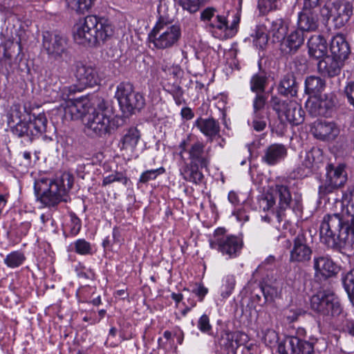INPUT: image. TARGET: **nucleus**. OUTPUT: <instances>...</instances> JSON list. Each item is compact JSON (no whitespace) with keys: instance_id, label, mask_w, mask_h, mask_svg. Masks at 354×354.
<instances>
[{"instance_id":"1","label":"nucleus","mask_w":354,"mask_h":354,"mask_svg":"<svg viewBox=\"0 0 354 354\" xmlns=\"http://www.w3.org/2000/svg\"><path fill=\"white\" fill-rule=\"evenodd\" d=\"M346 210L351 219H345L340 214H328L320 225V238L326 244L336 240L345 244H354V188L350 192Z\"/></svg>"},{"instance_id":"2","label":"nucleus","mask_w":354,"mask_h":354,"mask_svg":"<svg viewBox=\"0 0 354 354\" xmlns=\"http://www.w3.org/2000/svg\"><path fill=\"white\" fill-rule=\"evenodd\" d=\"M73 183L74 178L69 173H64L53 180L41 178L35 182V194L37 200L46 207H55L61 202L71 201L67 194Z\"/></svg>"},{"instance_id":"3","label":"nucleus","mask_w":354,"mask_h":354,"mask_svg":"<svg viewBox=\"0 0 354 354\" xmlns=\"http://www.w3.org/2000/svg\"><path fill=\"white\" fill-rule=\"evenodd\" d=\"M113 32V25L108 19L88 15L75 25L73 37L79 44L94 46L110 39Z\"/></svg>"},{"instance_id":"4","label":"nucleus","mask_w":354,"mask_h":354,"mask_svg":"<svg viewBox=\"0 0 354 354\" xmlns=\"http://www.w3.org/2000/svg\"><path fill=\"white\" fill-rule=\"evenodd\" d=\"M158 12L159 17L154 27L149 33L148 39L157 49H167L176 45L181 37V29L174 23L172 12L165 1H160Z\"/></svg>"},{"instance_id":"5","label":"nucleus","mask_w":354,"mask_h":354,"mask_svg":"<svg viewBox=\"0 0 354 354\" xmlns=\"http://www.w3.org/2000/svg\"><path fill=\"white\" fill-rule=\"evenodd\" d=\"M126 122V118L112 117L104 100H100L95 107L91 108L85 115L84 131L90 137H104L111 134Z\"/></svg>"},{"instance_id":"6","label":"nucleus","mask_w":354,"mask_h":354,"mask_svg":"<svg viewBox=\"0 0 354 354\" xmlns=\"http://www.w3.org/2000/svg\"><path fill=\"white\" fill-rule=\"evenodd\" d=\"M115 97L122 111L127 116L133 114L136 111H141L145 106L143 94L135 91L130 83H120L117 87Z\"/></svg>"},{"instance_id":"7","label":"nucleus","mask_w":354,"mask_h":354,"mask_svg":"<svg viewBox=\"0 0 354 354\" xmlns=\"http://www.w3.org/2000/svg\"><path fill=\"white\" fill-rule=\"evenodd\" d=\"M270 103L282 122L286 120L292 125H299L304 121V111L296 102L272 95Z\"/></svg>"},{"instance_id":"8","label":"nucleus","mask_w":354,"mask_h":354,"mask_svg":"<svg viewBox=\"0 0 354 354\" xmlns=\"http://www.w3.org/2000/svg\"><path fill=\"white\" fill-rule=\"evenodd\" d=\"M47 119L44 113L30 115L28 121L20 120L12 129L14 135L31 142L46 131Z\"/></svg>"},{"instance_id":"9","label":"nucleus","mask_w":354,"mask_h":354,"mask_svg":"<svg viewBox=\"0 0 354 354\" xmlns=\"http://www.w3.org/2000/svg\"><path fill=\"white\" fill-rule=\"evenodd\" d=\"M225 232L223 228L216 229L213 239L209 240V246L223 255L231 259L236 258L241 253L243 245V240L235 235H226Z\"/></svg>"},{"instance_id":"10","label":"nucleus","mask_w":354,"mask_h":354,"mask_svg":"<svg viewBox=\"0 0 354 354\" xmlns=\"http://www.w3.org/2000/svg\"><path fill=\"white\" fill-rule=\"evenodd\" d=\"M311 309L323 316H336L341 313L342 306L333 292L322 290L310 299Z\"/></svg>"},{"instance_id":"11","label":"nucleus","mask_w":354,"mask_h":354,"mask_svg":"<svg viewBox=\"0 0 354 354\" xmlns=\"http://www.w3.org/2000/svg\"><path fill=\"white\" fill-rule=\"evenodd\" d=\"M322 17L326 21L332 18L335 28L339 29L345 26L353 14L352 4L346 0L335 1L331 7L324 6L320 9Z\"/></svg>"},{"instance_id":"12","label":"nucleus","mask_w":354,"mask_h":354,"mask_svg":"<svg viewBox=\"0 0 354 354\" xmlns=\"http://www.w3.org/2000/svg\"><path fill=\"white\" fill-rule=\"evenodd\" d=\"M43 47L48 56L54 59L71 60L67 39L59 34L46 32L43 35Z\"/></svg>"},{"instance_id":"13","label":"nucleus","mask_w":354,"mask_h":354,"mask_svg":"<svg viewBox=\"0 0 354 354\" xmlns=\"http://www.w3.org/2000/svg\"><path fill=\"white\" fill-rule=\"evenodd\" d=\"M346 181V174L343 165L337 167L328 165L326 167V180L319 185V194L321 196H324L334 189L343 186Z\"/></svg>"},{"instance_id":"14","label":"nucleus","mask_w":354,"mask_h":354,"mask_svg":"<svg viewBox=\"0 0 354 354\" xmlns=\"http://www.w3.org/2000/svg\"><path fill=\"white\" fill-rule=\"evenodd\" d=\"M279 354H313L314 343L299 336H286L278 345Z\"/></svg>"},{"instance_id":"15","label":"nucleus","mask_w":354,"mask_h":354,"mask_svg":"<svg viewBox=\"0 0 354 354\" xmlns=\"http://www.w3.org/2000/svg\"><path fill=\"white\" fill-rule=\"evenodd\" d=\"M312 253V249L307 243L306 232L299 230L293 239V246L290 250V262L305 263L310 260Z\"/></svg>"},{"instance_id":"16","label":"nucleus","mask_w":354,"mask_h":354,"mask_svg":"<svg viewBox=\"0 0 354 354\" xmlns=\"http://www.w3.org/2000/svg\"><path fill=\"white\" fill-rule=\"evenodd\" d=\"M306 34L295 28L281 41L279 50L284 56H292L297 53L305 41Z\"/></svg>"},{"instance_id":"17","label":"nucleus","mask_w":354,"mask_h":354,"mask_svg":"<svg viewBox=\"0 0 354 354\" xmlns=\"http://www.w3.org/2000/svg\"><path fill=\"white\" fill-rule=\"evenodd\" d=\"M335 106V102L332 97L327 95L317 97H313L308 99L306 103V108L313 117L324 116L330 115L331 110Z\"/></svg>"},{"instance_id":"18","label":"nucleus","mask_w":354,"mask_h":354,"mask_svg":"<svg viewBox=\"0 0 354 354\" xmlns=\"http://www.w3.org/2000/svg\"><path fill=\"white\" fill-rule=\"evenodd\" d=\"M211 148L205 149V144L199 140L191 144L188 150L189 162L201 165V169H207L211 161Z\"/></svg>"},{"instance_id":"19","label":"nucleus","mask_w":354,"mask_h":354,"mask_svg":"<svg viewBox=\"0 0 354 354\" xmlns=\"http://www.w3.org/2000/svg\"><path fill=\"white\" fill-rule=\"evenodd\" d=\"M75 76L79 84L78 90L86 87H93L100 81L96 69L91 66L77 64L76 66Z\"/></svg>"},{"instance_id":"20","label":"nucleus","mask_w":354,"mask_h":354,"mask_svg":"<svg viewBox=\"0 0 354 354\" xmlns=\"http://www.w3.org/2000/svg\"><path fill=\"white\" fill-rule=\"evenodd\" d=\"M313 268L316 277L324 279L336 275L339 271L338 266L328 256H317L313 259Z\"/></svg>"},{"instance_id":"21","label":"nucleus","mask_w":354,"mask_h":354,"mask_svg":"<svg viewBox=\"0 0 354 354\" xmlns=\"http://www.w3.org/2000/svg\"><path fill=\"white\" fill-rule=\"evenodd\" d=\"M311 132L321 140H334L339 134V129L333 122L317 120L313 123Z\"/></svg>"},{"instance_id":"22","label":"nucleus","mask_w":354,"mask_h":354,"mask_svg":"<svg viewBox=\"0 0 354 354\" xmlns=\"http://www.w3.org/2000/svg\"><path fill=\"white\" fill-rule=\"evenodd\" d=\"M270 190L274 196L279 199L278 210L276 212V216L280 223L283 220V212L290 207L292 196L288 187L281 184H276L270 187Z\"/></svg>"},{"instance_id":"23","label":"nucleus","mask_w":354,"mask_h":354,"mask_svg":"<svg viewBox=\"0 0 354 354\" xmlns=\"http://www.w3.org/2000/svg\"><path fill=\"white\" fill-rule=\"evenodd\" d=\"M314 8H305L298 15L297 28L304 34L308 32L315 31L318 26V17Z\"/></svg>"},{"instance_id":"24","label":"nucleus","mask_w":354,"mask_h":354,"mask_svg":"<svg viewBox=\"0 0 354 354\" xmlns=\"http://www.w3.org/2000/svg\"><path fill=\"white\" fill-rule=\"evenodd\" d=\"M289 24L290 21L288 19L269 17L266 19V27L274 41L281 42L288 33Z\"/></svg>"},{"instance_id":"25","label":"nucleus","mask_w":354,"mask_h":354,"mask_svg":"<svg viewBox=\"0 0 354 354\" xmlns=\"http://www.w3.org/2000/svg\"><path fill=\"white\" fill-rule=\"evenodd\" d=\"M288 154L286 147L281 143H274L267 147L261 157L262 161L269 166H274L283 160Z\"/></svg>"},{"instance_id":"26","label":"nucleus","mask_w":354,"mask_h":354,"mask_svg":"<svg viewBox=\"0 0 354 354\" xmlns=\"http://www.w3.org/2000/svg\"><path fill=\"white\" fill-rule=\"evenodd\" d=\"M200 131L212 142L216 137H220L221 127L218 120L212 117L208 118H198L194 122Z\"/></svg>"},{"instance_id":"27","label":"nucleus","mask_w":354,"mask_h":354,"mask_svg":"<svg viewBox=\"0 0 354 354\" xmlns=\"http://www.w3.org/2000/svg\"><path fill=\"white\" fill-rule=\"evenodd\" d=\"M331 56L344 62L351 53L350 46L343 35L334 36L330 43Z\"/></svg>"},{"instance_id":"28","label":"nucleus","mask_w":354,"mask_h":354,"mask_svg":"<svg viewBox=\"0 0 354 354\" xmlns=\"http://www.w3.org/2000/svg\"><path fill=\"white\" fill-rule=\"evenodd\" d=\"M343 63L332 56H326L319 61L317 69L319 73L324 76L334 77L340 73Z\"/></svg>"},{"instance_id":"29","label":"nucleus","mask_w":354,"mask_h":354,"mask_svg":"<svg viewBox=\"0 0 354 354\" xmlns=\"http://www.w3.org/2000/svg\"><path fill=\"white\" fill-rule=\"evenodd\" d=\"M307 44L310 57L318 59L326 56L327 42L322 35H312Z\"/></svg>"},{"instance_id":"30","label":"nucleus","mask_w":354,"mask_h":354,"mask_svg":"<svg viewBox=\"0 0 354 354\" xmlns=\"http://www.w3.org/2000/svg\"><path fill=\"white\" fill-rule=\"evenodd\" d=\"M277 92L284 97H295L297 94L298 84L295 75L288 73L280 80L277 85Z\"/></svg>"},{"instance_id":"31","label":"nucleus","mask_w":354,"mask_h":354,"mask_svg":"<svg viewBox=\"0 0 354 354\" xmlns=\"http://www.w3.org/2000/svg\"><path fill=\"white\" fill-rule=\"evenodd\" d=\"M141 137L140 131L135 127H131L124 131L123 136L120 139V149L122 150L133 151Z\"/></svg>"},{"instance_id":"32","label":"nucleus","mask_w":354,"mask_h":354,"mask_svg":"<svg viewBox=\"0 0 354 354\" xmlns=\"http://www.w3.org/2000/svg\"><path fill=\"white\" fill-rule=\"evenodd\" d=\"M201 165L192 162L185 163L180 169V174L183 179L196 185L202 183L204 175L201 171Z\"/></svg>"},{"instance_id":"33","label":"nucleus","mask_w":354,"mask_h":354,"mask_svg":"<svg viewBox=\"0 0 354 354\" xmlns=\"http://www.w3.org/2000/svg\"><path fill=\"white\" fill-rule=\"evenodd\" d=\"M91 111L84 100H75L68 102L67 106L65 109L66 115H69L71 120L85 119V115L88 111Z\"/></svg>"},{"instance_id":"34","label":"nucleus","mask_w":354,"mask_h":354,"mask_svg":"<svg viewBox=\"0 0 354 354\" xmlns=\"http://www.w3.org/2000/svg\"><path fill=\"white\" fill-rule=\"evenodd\" d=\"M325 81L317 76L308 77L305 80V92L312 97L319 95L324 89Z\"/></svg>"},{"instance_id":"35","label":"nucleus","mask_w":354,"mask_h":354,"mask_svg":"<svg viewBox=\"0 0 354 354\" xmlns=\"http://www.w3.org/2000/svg\"><path fill=\"white\" fill-rule=\"evenodd\" d=\"M268 77L264 73L253 75L250 80V89L256 93H263L266 89Z\"/></svg>"},{"instance_id":"36","label":"nucleus","mask_w":354,"mask_h":354,"mask_svg":"<svg viewBox=\"0 0 354 354\" xmlns=\"http://www.w3.org/2000/svg\"><path fill=\"white\" fill-rule=\"evenodd\" d=\"M96 0H66L68 6L78 13L88 11Z\"/></svg>"},{"instance_id":"37","label":"nucleus","mask_w":354,"mask_h":354,"mask_svg":"<svg viewBox=\"0 0 354 354\" xmlns=\"http://www.w3.org/2000/svg\"><path fill=\"white\" fill-rule=\"evenodd\" d=\"M275 203L276 200L270 190V187L268 192L259 199V208L264 212L270 211L272 214H274L273 207L275 205Z\"/></svg>"},{"instance_id":"38","label":"nucleus","mask_w":354,"mask_h":354,"mask_svg":"<svg viewBox=\"0 0 354 354\" xmlns=\"http://www.w3.org/2000/svg\"><path fill=\"white\" fill-rule=\"evenodd\" d=\"M206 27L211 29H217L222 32H226L229 28L227 17L219 13L215 15L211 19V21H209L207 24Z\"/></svg>"},{"instance_id":"39","label":"nucleus","mask_w":354,"mask_h":354,"mask_svg":"<svg viewBox=\"0 0 354 354\" xmlns=\"http://www.w3.org/2000/svg\"><path fill=\"white\" fill-rule=\"evenodd\" d=\"M236 284L235 277L232 274L227 275L223 279L221 295L223 299L228 298L232 293Z\"/></svg>"},{"instance_id":"40","label":"nucleus","mask_w":354,"mask_h":354,"mask_svg":"<svg viewBox=\"0 0 354 354\" xmlns=\"http://www.w3.org/2000/svg\"><path fill=\"white\" fill-rule=\"evenodd\" d=\"M26 257L23 253L15 251L10 253L4 259V263L11 268L20 266L25 261Z\"/></svg>"},{"instance_id":"41","label":"nucleus","mask_w":354,"mask_h":354,"mask_svg":"<svg viewBox=\"0 0 354 354\" xmlns=\"http://www.w3.org/2000/svg\"><path fill=\"white\" fill-rule=\"evenodd\" d=\"M129 178L122 172L114 171L107 176L104 177L102 185L105 187L115 182H120L124 185H127Z\"/></svg>"},{"instance_id":"42","label":"nucleus","mask_w":354,"mask_h":354,"mask_svg":"<svg viewBox=\"0 0 354 354\" xmlns=\"http://www.w3.org/2000/svg\"><path fill=\"white\" fill-rule=\"evenodd\" d=\"M165 172V169L163 167L156 169L147 170L141 174L139 183L146 184L150 180H155L158 175L164 174Z\"/></svg>"},{"instance_id":"43","label":"nucleus","mask_w":354,"mask_h":354,"mask_svg":"<svg viewBox=\"0 0 354 354\" xmlns=\"http://www.w3.org/2000/svg\"><path fill=\"white\" fill-rule=\"evenodd\" d=\"M344 286L350 301L354 305V269L346 274L344 280Z\"/></svg>"},{"instance_id":"44","label":"nucleus","mask_w":354,"mask_h":354,"mask_svg":"<svg viewBox=\"0 0 354 354\" xmlns=\"http://www.w3.org/2000/svg\"><path fill=\"white\" fill-rule=\"evenodd\" d=\"M168 92L173 96L175 103L178 106L185 103V100L183 98L184 91L180 85H171L168 89Z\"/></svg>"},{"instance_id":"45","label":"nucleus","mask_w":354,"mask_h":354,"mask_svg":"<svg viewBox=\"0 0 354 354\" xmlns=\"http://www.w3.org/2000/svg\"><path fill=\"white\" fill-rule=\"evenodd\" d=\"M75 251L81 255H88L92 253V248L89 242L85 239H77L74 243Z\"/></svg>"},{"instance_id":"46","label":"nucleus","mask_w":354,"mask_h":354,"mask_svg":"<svg viewBox=\"0 0 354 354\" xmlns=\"http://www.w3.org/2000/svg\"><path fill=\"white\" fill-rule=\"evenodd\" d=\"M317 153V151L315 150H311L308 151H306L304 153V156H301L303 160L301 161L302 166H304L308 171L306 172V175L311 172L310 169L313 167L314 164L315 163V153Z\"/></svg>"},{"instance_id":"47","label":"nucleus","mask_w":354,"mask_h":354,"mask_svg":"<svg viewBox=\"0 0 354 354\" xmlns=\"http://www.w3.org/2000/svg\"><path fill=\"white\" fill-rule=\"evenodd\" d=\"M263 340L268 346H273L279 340L278 334L273 329H266L263 331Z\"/></svg>"},{"instance_id":"48","label":"nucleus","mask_w":354,"mask_h":354,"mask_svg":"<svg viewBox=\"0 0 354 354\" xmlns=\"http://www.w3.org/2000/svg\"><path fill=\"white\" fill-rule=\"evenodd\" d=\"M218 13L219 12L216 8L208 6L201 10L200 13V20L203 22L206 26L209 21H211L213 17Z\"/></svg>"},{"instance_id":"49","label":"nucleus","mask_w":354,"mask_h":354,"mask_svg":"<svg viewBox=\"0 0 354 354\" xmlns=\"http://www.w3.org/2000/svg\"><path fill=\"white\" fill-rule=\"evenodd\" d=\"M267 97L263 93H257L253 100V114H261V111L263 109Z\"/></svg>"},{"instance_id":"50","label":"nucleus","mask_w":354,"mask_h":354,"mask_svg":"<svg viewBox=\"0 0 354 354\" xmlns=\"http://www.w3.org/2000/svg\"><path fill=\"white\" fill-rule=\"evenodd\" d=\"M70 233L73 236L77 235L82 227L81 220L76 216V214L73 212L70 214Z\"/></svg>"},{"instance_id":"51","label":"nucleus","mask_w":354,"mask_h":354,"mask_svg":"<svg viewBox=\"0 0 354 354\" xmlns=\"http://www.w3.org/2000/svg\"><path fill=\"white\" fill-rule=\"evenodd\" d=\"M197 326L202 333L208 335L212 333V328L209 323V318L207 315L204 314L199 318Z\"/></svg>"},{"instance_id":"52","label":"nucleus","mask_w":354,"mask_h":354,"mask_svg":"<svg viewBox=\"0 0 354 354\" xmlns=\"http://www.w3.org/2000/svg\"><path fill=\"white\" fill-rule=\"evenodd\" d=\"M251 125L256 131L260 132L263 131L266 127V122L262 114H253V120Z\"/></svg>"},{"instance_id":"53","label":"nucleus","mask_w":354,"mask_h":354,"mask_svg":"<svg viewBox=\"0 0 354 354\" xmlns=\"http://www.w3.org/2000/svg\"><path fill=\"white\" fill-rule=\"evenodd\" d=\"M261 290L266 301H272L274 297L277 296V289L270 285L262 286Z\"/></svg>"},{"instance_id":"54","label":"nucleus","mask_w":354,"mask_h":354,"mask_svg":"<svg viewBox=\"0 0 354 354\" xmlns=\"http://www.w3.org/2000/svg\"><path fill=\"white\" fill-rule=\"evenodd\" d=\"M189 141L190 136H187L185 139L182 140L179 143L178 149L180 151L178 154L182 159H184L183 153L187 152L188 153L189 147L191 145H189Z\"/></svg>"},{"instance_id":"55","label":"nucleus","mask_w":354,"mask_h":354,"mask_svg":"<svg viewBox=\"0 0 354 354\" xmlns=\"http://www.w3.org/2000/svg\"><path fill=\"white\" fill-rule=\"evenodd\" d=\"M193 293H194L197 297H199L200 301L203 300V298L208 292V289L205 287L202 284L198 285L196 288H194L192 290Z\"/></svg>"},{"instance_id":"56","label":"nucleus","mask_w":354,"mask_h":354,"mask_svg":"<svg viewBox=\"0 0 354 354\" xmlns=\"http://www.w3.org/2000/svg\"><path fill=\"white\" fill-rule=\"evenodd\" d=\"M345 93L348 102L354 106V82H350L346 86Z\"/></svg>"},{"instance_id":"57","label":"nucleus","mask_w":354,"mask_h":354,"mask_svg":"<svg viewBox=\"0 0 354 354\" xmlns=\"http://www.w3.org/2000/svg\"><path fill=\"white\" fill-rule=\"evenodd\" d=\"M180 115L183 119L189 120L194 117V113L189 107H184L181 109Z\"/></svg>"},{"instance_id":"58","label":"nucleus","mask_w":354,"mask_h":354,"mask_svg":"<svg viewBox=\"0 0 354 354\" xmlns=\"http://www.w3.org/2000/svg\"><path fill=\"white\" fill-rule=\"evenodd\" d=\"M301 314V310L300 309H291L288 311L287 314V318L290 322H294L297 319L298 317Z\"/></svg>"},{"instance_id":"59","label":"nucleus","mask_w":354,"mask_h":354,"mask_svg":"<svg viewBox=\"0 0 354 354\" xmlns=\"http://www.w3.org/2000/svg\"><path fill=\"white\" fill-rule=\"evenodd\" d=\"M239 22H240V17L238 14H236L231 25L230 26L229 25V28L227 30V31L230 30L232 32H234V31L236 32V28H237Z\"/></svg>"},{"instance_id":"60","label":"nucleus","mask_w":354,"mask_h":354,"mask_svg":"<svg viewBox=\"0 0 354 354\" xmlns=\"http://www.w3.org/2000/svg\"><path fill=\"white\" fill-rule=\"evenodd\" d=\"M345 330L352 336H354V321L347 320L345 325Z\"/></svg>"},{"instance_id":"61","label":"nucleus","mask_w":354,"mask_h":354,"mask_svg":"<svg viewBox=\"0 0 354 354\" xmlns=\"http://www.w3.org/2000/svg\"><path fill=\"white\" fill-rule=\"evenodd\" d=\"M319 0H304V6L316 8L319 5Z\"/></svg>"},{"instance_id":"62","label":"nucleus","mask_w":354,"mask_h":354,"mask_svg":"<svg viewBox=\"0 0 354 354\" xmlns=\"http://www.w3.org/2000/svg\"><path fill=\"white\" fill-rule=\"evenodd\" d=\"M228 200L233 205H236L239 203L238 196L234 192H230L228 194Z\"/></svg>"},{"instance_id":"63","label":"nucleus","mask_w":354,"mask_h":354,"mask_svg":"<svg viewBox=\"0 0 354 354\" xmlns=\"http://www.w3.org/2000/svg\"><path fill=\"white\" fill-rule=\"evenodd\" d=\"M171 297L173 300H174L176 302L179 303L183 298V296L182 294H177L173 292L171 295Z\"/></svg>"},{"instance_id":"64","label":"nucleus","mask_w":354,"mask_h":354,"mask_svg":"<svg viewBox=\"0 0 354 354\" xmlns=\"http://www.w3.org/2000/svg\"><path fill=\"white\" fill-rule=\"evenodd\" d=\"M258 39L259 40L261 44H260V47L261 48H263V46L264 45H266L268 42V37H267V35H263L262 34L259 38Z\"/></svg>"}]
</instances>
